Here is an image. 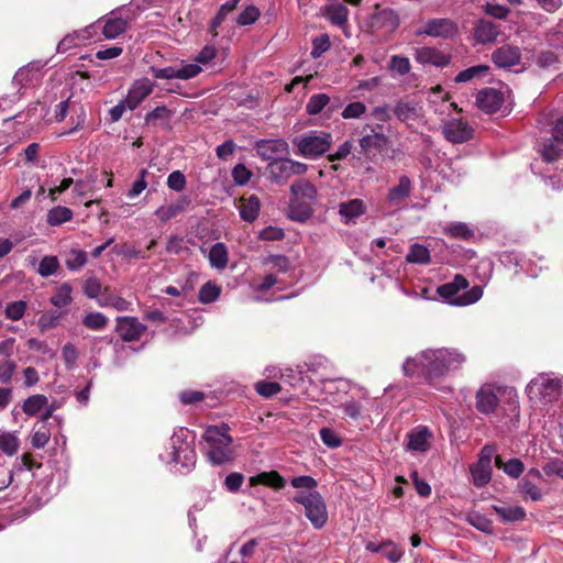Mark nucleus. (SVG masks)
Returning a JSON list of instances; mask_svg holds the SVG:
<instances>
[{
    "instance_id": "obj_17",
    "label": "nucleus",
    "mask_w": 563,
    "mask_h": 563,
    "mask_svg": "<svg viewBox=\"0 0 563 563\" xmlns=\"http://www.w3.org/2000/svg\"><path fill=\"white\" fill-rule=\"evenodd\" d=\"M445 139L452 143H463L473 135V129L462 119H451L443 125Z\"/></svg>"
},
{
    "instance_id": "obj_61",
    "label": "nucleus",
    "mask_w": 563,
    "mask_h": 563,
    "mask_svg": "<svg viewBox=\"0 0 563 563\" xmlns=\"http://www.w3.org/2000/svg\"><path fill=\"white\" fill-rule=\"evenodd\" d=\"M62 357L67 369L75 368L78 360V352L74 344L67 343L63 346Z\"/></svg>"
},
{
    "instance_id": "obj_47",
    "label": "nucleus",
    "mask_w": 563,
    "mask_h": 563,
    "mask_svg": "<svg viewBox=\"0 0 563 563\" xmlns=\"http://www.w3.org/2000/svg\"><path fill=\"white\" fill-rule=\"evenodd\" d=\"M51 431L46 424L34 428L31 435V444L34 449H43L49 441Z\"/></svg>"
},
{
    "instance_id": "obj_1",
    "label": "nucleus",
    "mask_w": 563,
    "mask_h": 563,
    "mask_svg": "<svg viewBox=\"0 0 563 563\" xmlns=\"http://www.w3.org/2000/svg\"><path fill=\"white\" fill-rule=\"evenodd\" d=\"M466 356L454 347L426 349L409 356L402 363V372L409 377H422L430 385L460 369Z\"/></svg>"
},
{
    "instance_id": "obj_29",
    "label": "nucleus",
    "mask_w": 563,
    "mask_h": 563,
    "mask_svg": "<svg viewBox=\"0 0 563 563\" xmlns=\"http://www.w3.org/2000/svg\"><path fill=\"white\" fill-rule=\"evenodd\" d=\"M290 195L294 198L317 201L318 190L317 187L308 179L300 178L294 181L289 188Z\"/></svg>"
},
{
    "instance_id": "obj_22",
    "label": "nucleus",
    "mask_w": 563,
    "mask_h": 563,
    "mask_svg": "<svg viewBox=\"0 0 563 563\" xmlns=\"http://www.w3.org/2000/svg\"><path fill=\"white\" fill-rule=\"evenodd\" d=\"M520 57V49L510 45H504L492 54L494 64L499 68H509L519 64Z\"/></svg>"
},
{
    "instance_id": "obj_21",
    "label": "nucleus",
    "mask_w": 563,
    "mask_h": 563,
    "mask_svg": "<svg viewBox=\"0 0 563 563\" xmlns=\"http://www.w3.org/2000/svg\"><path fill=\"white\" fill-rule=\"evenodd\" d=\"M407 449L412 452H427L431 446L432 433L423 426L412 429L408 434Z\"/></svg>"
},
{
    "instance_id": "obj_56",
    "label": "nucleus",
    "mask_w": 563,
    "mask_h": 563,
    "mask_svg": "<svg viewBox=\"0 0 563 563\" xmlns=\"http://www.w3.org/2000/svg\"><path fill=\"white\" fill-rule=\"evenodd\" d=\"M113 252L120 256L128 258V260L145 258V256L142 254V252L139 249H136L135 246L128 244V243L115 245L113 247Z\"/></svg>"
},
{
    "instance_id": "obj_52",
    "label": "nucleus",
    "mask_w": 563,
    "mask_h": 563,
    "mask_svg": "<svg viewBox=\"0 0 563 563\" xmlns=\"http://www.w3.org/2000/svg\"><path fill=\"white\" fill-rule=\"evenodd\" d=\"M80 36L81 33L78 30L65 35L57 44L56 52L66 53L70 48L78 46L80 42H84Z\"/></svg>"
},
{
    "instance_id": "obj_63",
    "label": "nucleus",
    "mask_w": 563,
    "mask_h": 563,
    "mask_svg": "<svg viewBox=\"0 0 563 563\" xmlns=\"http://www.w3.org/2000/svg\"><path fill=\"white\" fill-rule=\"evenodd\" d=\"M101 288V283L96 277H88L84 283L82 291L88 298L98 299Z\"/></svg>"
},
{
    "instance_id": "obj_12",
    "label": "nucleus",
    "mask_w": 563,
    "mask_h": 563,
    "mask_svg": "<svg viewBox=\"0 0 563 563\" xmlns=\"http://www.w3.org/2000/svg\"><path fill=\"white\" fill-rule=\"evenodd\" d=\"M150 70L156 79L188 80L197 77L202 69L198 64H181L180 66L170 65L162 68L152 66Z\"/></svg>"
},
{
    "instance_id": "obj_64",
    "label": "nucleus",
    "mask_w": 563,
    "mask_h": 563,
    "mask_svg": "<svg viewBox=\"0 0 563 563\" xmlns=\"http://www.w3.org/2000/svg\"><path fill=\"white\" fill-rule=\"evenodd\" d=\"M319 433L322 443L328 448L335 449L342 443L336 432L330 428H322Z\"/></svg>"
},
{
    "instance_id": "obj_54",
    "label": "nucleus",
    "mask_w": 563,
    "mask_h": 563,
    "mask_svg": "<svg viewBox=\"0 0 563 563\" xmlns=\"http://www.w3.org/2000/svg\"><path fill=\"white\" fill-rule=\"evenodd\" d=\"M260 16V10L255 5L246 7L236 18V24L246 26L255 23Z\"/></svg>"
},
{
    "instance_id": "obj_37",
    "label": "nucleus",
    "mask_w": 563,
    "mask_h": 563,
    "mask_svg": "<svg viewBox=\"0 0 563 563\" xmlns=\"http://www.w3.org/2000/svg\"><path fill=\"white\" fill-rule=\"evenodd\" d=\"M411 191V181L407 176H401L399 184L389 190V206L393 202L399 203L407 197Z\"/></svg>"
},
{
    "instance_id": "obj_44",
    "label": "nucleus",
    "mask_w": 563,
    "mask_h": 563,
    "mask_svg": "<svg viewBox=\"0 0 563 563\" xmlns=\"http://www.w3.org/2000/svg\"><path fill=\"white\" fill-rule=\"evenodd\" d=\"M495 512L504 520V521H519L525 518L526 511L522 507H493Z\"/></svg>"
},
{
    "instance_id": "obj_42",
    "label": "nucleus",
    "mask_w": 563,
    "mask_h": 563,
    "mask_svg": "<svg viewBox=\"0 0 563 563\" xmlns=\"http://www.w3.org/2000/svg\"><path fill=\"white\" fill-rule=\"evenodd\" d=\"M221 295V288L213 282L203 284L198 292V299L201 303H212L218 300Z\"/></svg>"
},
{
    "instance_id": "obj_31",
    "label": "nucleus",
    "mask_w": 563,
    "mask_h": 563,
    "mask_svg": "<svg viewBox=\"0 0 563 563\" xmlns=\"http://www.w3.org/2000/svg\"><path fill=\"white\" fill-rule=\"evenodd\" d=\"M250 485H264L274 489H282L286 486L285 478L276 471L261 472L250 477Z\"/></svg>"
},
{
    "instance_id": "obj_19",
    "label": "nucleus",
    "mask_w": 563,
    "mask_h": 563,
    "mask_svg": "<svg viewBox=\"0 0 563 563\" xmlns=\"http://www.w3.org/2000/svg\"><path fill=\"white\" fill-rule=\"evenodd\" d=\"M478 108L487 113H495L504 103V95L495 88H485L476 96Z\"/></svg>"
},
{
    "instance_id": "obj_46",
    "label": "nucleus",
    "mask_w": 563,
    "mask_h": 563,
    "mask_svg": "<svg viewBox=\"0 0 563 563\" xmlns=\"http://www.w3.org/2000/svg\"><path fill=\"white\" fill-rule=\"evenodd\" d=\"M406 258L409 263L428 264L430 261V252L421 244H413L411 245Z\"/></svg>"
},
{
    "instance_id": "obj_33",
    "label": "nucleus",
    "mask_w": 563,
    "mask_h": 563,
    "mask_svg": "<svg viewBox=\"0 0 563 563\" xmlns=\"http://www.w3.org/2000/svg\"><path fill=\"white\" fill-rule=\"evenodd\" d=\"M261 209V200L256 195L241 199L240 217L242 220L252 223L258 217Z\"/></svg>"
},
{
    "instance_id": "obj_9",
    "label": "nucleus",
    "mask_w": 563,
    "mask_h": 563,
    "mask_svg": "<svg viewBox=\"0 0 563 563\" xmlns=\"http://www.w3.org/2000/svg\"><path fill=\"white\" fill-rule=\"evenodd\" d=\"M543 161L552 163L563 153V115L558 118L552 128V136L539 145Z\"/></svg>"
},
{
    "instance_id": "obj_35",
    "label": "nucleus",
    "mask_w": 563,
    "mask_h": 563,
    "mask_svg": "<svg viewBox=\"0 0 563 563\" xmlns=\"http://www.w3.org/2000/svg\"><path fill=\"white\" fill-rule=\"evenodd\" d=\"M206 455L213 465H222L232 460L230 445H206Z\"/></svg>"
},
{
    "instance_id": "obj_11",
    "label": "nucleus",
    "mask_w": 563,
    "mask_h": 563,
    "mask_svg": "<svg viewBox=\"0 0 563 563\" xmlns=\"http://www.w3.org/2000/svg\"><path fill=\"white\" fill-rule=\"evenodd\" d=\"M457 24L448 18H437L428 20L422 27H419L415 34L417 36H431L450 38L457 34Z\"/></svg>"
},
{
    "instance_id": "obj_36",
    "label": "nucleus",
    "mask_w": 563,
    "mask_h": 563,
    "mask_svg": "<svg viewBox=\"0 0 563 563\" xmlns=\"http://www.w3.org/2000/svg\"><path fill=\"white\" fill-rule=\"evenodd\" d=\"M48 404L45 395L36 394L27 397L22 405V410L26 416L33 417L41 412Z\"/></svg>"
},
{
    "instance_id": "obj_39",
    "label": "nucleus",
    "mask_w": 563,
    "mask_h": 563,
    "mask_svg": "<svg viewBox=\"0 0 563 563\" xmlns=\"http://www.w3.org/2000/svg\"><path fill=\"white\" fill-rule=\"evenodd\" d=\"M329 104L330 97L327 93H314L307 101L306 112L309 115H317L321 113Z\"/></svg>"
},
{
    "instance_id": "obj_28",
    "label": "nucleus",
    "mask_w": 563,
    "mask_h": 563,
    "mask_svg": "<svg viewBox=\"0 0 563 563\" xmlns=\"http://www.w3.org/2000/svg\"><path fill=\"white\" fill-rule=\"evenodd\" d=\"M366 207L361 199H351L339 205V214L345 224L355 222V219L365 213Z\"/></svg>"
},
{
    "instance_id": "obj_3",
    "label": "nucleus",
    "mask_w": 563,
    "mask_h": 563,
    "mask_svg": "<svg viewBox=\"0 0 563 563\" xmlns=\"http://www.w3.org/2000/svg\"><path fill=\"white\" fill-rule=\"evenodd\" d=\"M166 460L169 470L181 475L189 474L196 466L195 438L187 428L175 430L170 437V452Z\"/></svg>"
},
{
    "instance_id": "obj_59",
    "label": "nucleus",
    "mask_w": 563,
    "mask_h": 563,
    "mask_svg": "<svg viewBox=\"0 0 563 563\" xmlns=\"http://www.w3.org/2000/svg\"><path fill=\"white\" fill-rule=\"evenodd\" d=\"M366 112V107L361 101L349 103L342 111L343 119H358Z\"/></svg>"
},
{
    "instance_id": "obj_50",
    "label": "nucleus",
    "mask_w": 563,
    "mask_h": 563,
    "mask_svg": "<svg viewBox=\"0 0 563 563\" xmlns=\"http://www.w3.org/2000/svg\"><path fill=\"white\" fill-rule=\"evenodd\" d=\"M232 12H233V10L227 2L221 4L216 16L211 20L210 25H209V33L212 36L218 35V32H217L218 27L221 26V24L225 21L228 15L231 14Z\"/></svg>"
},
{
    "instance_id": "obj_10",
    "label": "nucleus",
    "mask_w": 563,
    "mask_h": 563,
    "mask_svg": "<svg viewBox=\"0 0 563 563\" xmlns=\"http://www.w3.org/2000/svg\"><path fill=\"white\" fill-rule=\"evenodd\" d=\"M124 11L126 8L122 5L101 18L100 29L106 40H114L128 30L129 18L123 15Z\"/></svg>"
},
{
    "instance_id": "obj_13",
    "label": "nucleus",
    "mask_w": 563,
    "mask_h": 563,
    "mask_svg": "<svg viewBox=\"0 0 563 563\" xmlns=\"http://www.w3.org/2000/svg\"><path fill=\"white\" fill-rule=\"evenodd\" d=\"M255 151L261 159L273 163L289 155V145L284 139L260 140Z\"/></svg>"
},
{
    "instance_id": "obj_7",
    "label": "nucleus",
    "mask_w": 563,
    "mask_h": 563,
    "mask_svg": "<svg viewBox=\"0 0 563 563\" xmlns=\"http://www.w3.org/2000/svg\"><path fill=\"white\" fill-rule=\"evenodd\" d=\"M468 287L467 279L462 275H456L452 282L445 283L438 288V294L448 303L453 306H468L477 302L483 297V288L474 286L470 290L459 295L461 290Z\"/></svg>"
},
{
    "instance_id": "obj_25",
    "label": "nucleus",
    "mask_w": 563,
    "mask_h": 563,
    "mask_svg": "<svg viewBox=\"0 0 563 563\" xmlns=\"http://www.w3.org/2000/svg\"><path fill=\"white\" fill-rule=\"evenodd\" d=\"M321 14L332 25L342 27L347 22L349 9L341 2H331L322 7Z\"/></svg>"
},
{
    "instance_id": "obj_5",
    "label": "nucleus",
    "mask_w": 563,
    "mask_h": 563,
    "mask_svg": "<svg viewBox=\"0 0 563 563\" xmlns=\"http://www.w3.org/2000/svg\"><path fill=\"white\" fill-rule=\"evenodd\" d=\"M387 117V106L374 109L369 121L363 126V136L360 140L362 151L369 155H375L387 145L386 126L378 121H385Z\"/></svg>"
},
{
    "instance_id": "obj_26",
    "label": "nucleus",
    "mask_w": 563,
    "mask_h": 563,
    "mask_svg": "<svg viewBox=\"0 0 563 563\" xmlns=\"http://www.w3.org/2000/svg\"><path fill=\"white\" fill-rule=\"evenodd\" d=\"M229 430L225 423L208 427L203 434L206 445H231L233 439L229 435Z\"/></svg>"
},
{
    "instance_id": "obj_62",
    "label": "nucleus",
    "mask_w": 563,
    "mask_h": 563,
    "mask_svg": "<svg viewBox=\"0 0 563 563\" xmlns=\"http://www.w3.org/2000/svg\"><path fill=\"white\" fill-rule=\"evenodd\" d=\"M329 48H330L329 36L327 34H321L320 36L313 38V41H312L311 56L313 58H318L323 53H325Z\"/></svg>"
},
{
    "instance_id": "obj_24",
    "label": "nucleus",
    "mask_w": 563,
    "mask_h": 563,
    "mask_svg": "<svg viewBox=\"0 0 563 563\" xmlns=\"http://www.w3.org/2000/svg\"><path fill=\"white\" fill-rule=\"evenodd\" d=\"M173 115V110L168 109L165 104H159L145 114L144 124L146 126H162L164 129H169Z\"/></svg>"
},
{
    "instance_id": "obj_57",
    "label": "nucleus",
    "mask_w": 563,
    "mask_h": 563,
    "mask_svg": "<svg viewBox=\"0 0 563 563\" xmlns=\"http://www.w3.org/2000/svg\"><path fill=\"white\" fill-rule=\"evenodd\" d=\"M280 389V385L276 382L260 380L255 384L257 394L266 398L275 396Z\"/></svg>"
},
{
    "instance_id": "obj_48",
    "label": "nucleus",
    "mask_w": 563,
    "mask_h": 563,
    "mask_svg": "<svg viewBox=\"0 0 563 563\" xmlns=\"http://www.w3.org/2000/svg\"><path fill=\"white\" fill-rule=\"evenodd\" d=\"M82 324L90 330H102L108 324V318L102 312H89L82 319Z\"/></svg>"
},
{
    "instance_id": "obj_45",
    "label": "nucleus",
    "mask_w": 563,
    "mask_h": 563,
    "mask_svg": "<svg viewBox=\"0 0 563 563\" xmlns=\"http://www.w3.org/2000/svg\"><path fill=\"white\" fill-rule=\"evenodd\" d=\"M58 268V258L54 255H46L41 260L36 272L42 277H49L52 275H55Z\"/></svg>"
},
{
    "instance_id": "obj_49",
    "label": "nucleus",
    "mask_w": 563,
    "mask_h": 563,
    "mask_svg": "<svg viewBox=\"0 0 563 563\" xmlns=\"http://www.w3.org/2000/svg\"><path fill=\"white\" fill-rule=\"evenodd\" d=\"M264 265H271L277 268L278 272L287 273L290 269V261L287 256L282 254H271L262 260Z\"/></svg>"
},
{
    "instance_id": "obj_32",
    "label": "nucleus",
    "mask_w": 563,
    "mask_h": 563,
    "mask_svg": "<svg viewBox=\"0 0 563 563\" xmlns=\"http://www.w3.org/2000/svg\"><path fill=\"white\" fill-rule=\"evenodd\" d=\"M209 264L212 268L222 271L229 261L228 247L223 242L214 243L208 253Z\"/></svg>"
},
{
    "instance_id": "obj_6",
    "label": "nucleus",
    "mask_w": 563,
    "mask_h": 563,
    "mask_svg": "<svg viewBox=\"0 0 563 563\" xmlns=\"http://www.w3.org/2000/svg\"><path fill=\"white\" fill-rule=\"evenodd\" d=\"M563 391V379L553 374H539L526 387V394L533 404L548 405L558 400Z\"/></svg>"
},
{
    "instance_id": "obj_14",
    "label": "nucleus",
    "mask_w": 563,
    "mask_h": 563,
    "mask_svg": "<svg viewBox=\"0 0 563 563\" xmlns=\"http://www.w3.org/2000/svg\"><path fill=\"white\" fill-rule=\"evenodd\" d=\"M493 454L494 450L492 448L484 446L477 462L471 466V474L475 486L483 487L490 481Z\"/></svg>"
},
{
    "instance_id": "obj_4",
    "label": "nucleus",
    "mask_w": 563,
    "mask_h": 563,
    "mask_svg": "<svg viewBox=\"0 0 563 563\" xmlns=\"http://www.w3.org/2000/svg\"><path fill=\"white\" fill-rule=\"evenodd\" d=\"M333 139L330 132L310 130L292 137L295 154L307 159H318L330 150Z\"/></svg>"
},
{
    "instance_id": "obj_38",
    "label": "nucleus",
    "mask_w": 563,
    "mask_h": 563,
    "mask_svg": "<svg viewBox=\"0 0 563 563\" xmlns=\"http://www.w3.org/2000/svg\"><path fill=\"white\" fill-rule=\"evenodd\" d=\"M71 291L73 288L70 284L63 283L49 298L51 303L57 308L68 306L73 301Z\"/></svg>"
},
{
    "instance_id": "obj_58",
    "label": "nucleus",
    "mask_w": 563,
    "mask_h": 563,
    "mask_svg": "<svg viewBox=\"0 0 563 563\" xmlns=\"http://www.w3.org/2000/svg\"><path fill=\"white\" fill-rule=\"evenodd\" d=\"M186 251H188V247L186 246V242L183 236L170 235L167 239V243H166V252L167 253L179 255Z\"/></svg>"
},
{
    "instance_id": "obj_18",
    "label": "nucleus",
    "mask_w": 563,
    "mask_h": 563,
    "mask_svg": "<svg viewBox=\"0 0 563 563\" xmlns=\"http://www.w3.org/2000/svg\"><path fill=\"white\" fill-rule=\"evenodd\" d=\"M475 407L483 415H492L498 407L499 399L492 385L481 386L475 394Z\"/></svg>"
},
{
    "instance_id": "obj_8",
    "label": "nucleus",
    "mask_w": 563,
    "mask_h": 563,
    "mask_svg": "<svg viewBox=\"0 0 563 563\" xmlns=\"http://www.w3.org/2000/svg\"><path fill=\"white\" fill-rule=\"evenodd\" d=\"M267 170L271 180L280 183L290 178L294 175H303L308 170V166L305 163L294 161L288 156H284L276 162L268 163Z\"/></svg>"
},
{
    "instance_id": "obj_34",
    "label": "nucleus",
    "mask_w": 563,
    "mask_h": 563,
    "mask_svg": "<svg viewBox=\"0 0 563 563\" xmlns=\"http://www.w3.org/2000/svg\"><path fill=\"white\" fill-rule=\"evenodd\" d=\"M43 65L40 62H31L27 65L19 68L14 74L12 84L15 86L23 87L34 79V76Z\"/></svg>"
},
{
    "instance_id": "obj_43",
    "label": "nucleus",
    "mask_w": 563,
    "mask_h": 563,
    "mask_svg": "<svg viewBox=\"0 0 563 563\" xmlns=\"http://www.w3.org/2000/svg\"><path fill=\"white\" fill-rule=\"evenodd\" d=\"M20 446L19 438L12 432L0 431V450L9 456L14 455Z\"/></svg>"
},
{
    "instance_id": "obj_27",
    "label": "nucleus",
    "mask_w": 563,
    "mask_h": 563,
    "mask_svg": "<svg viewBox=\"0 0 563 563\" xmlns=\"http://www.w3.org/2000/svg\"><path fill=\"white\" fill-rule=\"evenodd\" d=\"M500 33L499 26L488 20H479L474 29V37L481 44L493 43Z\"/></svg>"
},
{
    "instance_id": "obj_2",
    "label": "nucleus",
    "mask_w": 563,
    "mask_h": 563,
    "mask_svg": "<svg viewBox=\"0 0 563 563\" xmlns=\"http://www.w3.org/2000/svg\"><path fill=\"white\" fill-rule=\"evenodd\" d=\"M290 485L298 492L290 499L305 508V516L314 529H321L328 521V509L321 494L316 489L317 481L309 475L291 478Z\"/></svg>"
},
{
    "instance_id": "obj_20",
    "label": "nucleus",
    "mask_w": 563,
    "mask_h": 563,
    "mask_svg": "<svg viewBox=\"0 0 563 563\" xmlns=\"http://www.w3.org/2000/svg\"><path fill=\"white\" fill-rule=\"evenodd\" d=\"M146 327L134 317H121L118 319L117 331L123 341L139 340Z\"/></svg>"
},
{
    "instance_id": "obj_55",
    "label": "nucleus",
    "mask_w": 563,
    "mask_h": 563,
    "mask_svg": "<svg viewBox=\"0 0 563 563\" xmlns=\"http://www.w3.org/2000/svg\"><path fill=\"white\" fill-rule=\"evenodd\" d=\"M488 69H489V67L485 66V65L470 67L467 69L460 71L455 77V81L456 82L470 81L471 79H473L476 76L486 74L488 71Z\"/></svg>"
},
{
    "instance_id": "obj_60",
    "label": "nucleus",
    "mask_w": 563,
    "mask_h": 563,
    "mask_svg": "<svg viewBox=\"0 0 563 563\" xmlns=\"http://www.w3.org/2000/svg\"><path fill=\"white\" fill-rule=\"evenodd\" d=\"M148 174L146 168L141 169L139 178L132 184L130 190L126 196L131 199L140 196L147 187V181L145 179Z\"/></svg>"
},
{
    "instance_id": "obj_30",
    "label": "nucleus",
    "mask_w": 563,
    "mask_h": 563,
    "mask_svg": "<svg viewBox=\"0 0 563 563\" xmlns=\"http://www.w3.org/2000/svg\"><path fill=\"white\" fill-rule=\"evenodd\" d=\"M416 59L420 64H430L444 67L450 64V57L432 47H422L417 51Z\"/></svg>"
},
{
    "instance_id": "obj_41",
    "label": "nucleus",
    "mask_w": 563,
    "mask_h": 563,
    "mask_svg": "<svg viewBox=\"0 0 563 563\" xmlns=\"http://www.w3.org/2000/svg\"><path fill=\"white\" fill-rule=\"evenodd\" d=\"M88 262V255L82 250L71 249L66 257L65 265L71 272L81 269Z\"/></svg>"
},
{
    "instance_id": "obj_15",
    "label": "nucleus",
    "mask_w": 563,
    "mask_h": 563,
    "mask_svg": "<svg viewBox=\"0 0 563 563\" xmlns=\"http://www.w3.org/2000/svg\"><path fill=\"white\" fill-rule=\"evenodd\" d=\"M155 86L156 82L147 77L134 80L123 98L128 103L129 110H135L154 91Z\"/></svg>"
},
{
    "instance_id": "obj_53",
    "label": "nucleus",
    "mask_w": 563,
    "mask_h": 563,
    "mask_svg": "<svg viewBox=\"0 0 563 563\" xmlns=\"http://www.w3.org/2000/svg\"><path fill=\"white\" fill-rule=\"evenodd\" d=\"M26 310V302L23 300H16L9 302L5 307L4 313L5 317L12 321L20 320Z\"/></svg>"
},
{
    "instance_id": "obj_51",
    "label": "nucleus",
    "mask_w": 563,
    "mask_h": 563,
    "mask_svg": "<svg viewBox=\"0 0 563 563\" xmlns=\"http://www.w3.org/2000/svg\"><path fill=\"white\" fill-rule=\"evenodd\" d=\"M62 312L57 310H51L43 313L37 320V325L41 332H45L48 329L55 328L58 324Z\"/></svg>"
},
{
    "instance_id": "obj_40",
    "label": "nucleus",
    "mask_w": 563,
    "mask_h": 563,
    "mask_svg": "<svg viewBox=\"0 0 563 563\" xmlns=\"http://www.w3.org/2000/svg\"><path fill=\"white\" fill-rule=\"evenodd\" d=\"M73 211L64 206L52 208L47 213V223L52 227L60 225L73 219Z\"/></svg>"
},
{
    "instance_id": "obj_16",
    "label": "nucleus",
    "mask_w": 563,
    "mask_h": 563,
    "mask_svg": "<svg viewBox=\"0 0 563 563\" xmlns=\"http://www.w3.org/2000/svg\"><path fill=\"white\" fill-rule=\"evenodd\" d=\"M394 114L399 121L412 126L415 122L422 119V107L415 99H401L396 103Z\"/></svg>"
},
{
    "instance_id": "obj_23",
    "label": "nucleus",
    "mask_w": 563,
    "mask_h": 563,
    "mask_svg": "<svg viewBox=\"0 0 563 563\" xmlns=\"http://www.w3.org/2000/svg\"><path fill=\"white\" fill-rule=\"evenodd\" d=\"M313 201L291 197L288 203V217L297 222H306L313 214Z\"/></svg>"
}]
</instances>
